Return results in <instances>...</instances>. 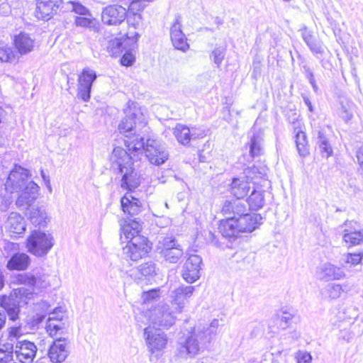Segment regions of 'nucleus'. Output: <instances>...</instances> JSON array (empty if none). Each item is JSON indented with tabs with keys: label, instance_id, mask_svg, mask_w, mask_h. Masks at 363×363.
<instances>
[{
	"label": "nucleus",
	"instance_id": "1",
	"mask_svg": "<svg viewBox=\"0 0 363 363\" xmlns=\"http://www.w3.org/2000/svg\"><path fill=\"white\" fill-rule=\"evenodd\" d=\"M31 174L28 169L15 165L4 183L7 194H18L16 204L21 209H27L30 206L39 194V186L34 182L29 180Z\"/></svg>",
	"mask_w": 363,
	"mask_h": 363
},
{
	"label": "nucleus",
	"instance_id": "2",
	"mask_svg": "<svg viewBox=\"0 0 363 363\" xmlns=\"http://www.w3.org/2000/svg\"><path fill=\"white\" fill-rule=\"evenodd\" d=\"M219 325L218 320L214 319L210 325H199L191 334L179 342L177 355L182 358H191L203 352L216 336Z\"/></svg>",
	"mask_w": 363,
	"mask_h": 363
},
{
	"label": "nucleus",
	"instance_id": "3",
	"mask_svg": "<svg viewBox=\"0 0 363 363\" xmlns=\"http://www.w3.org/2000/svg\"><path fill=\"white\" fill-rule=\"evenodd\" d=\"M54 245L52 235L41 230H33L26 240L28 252L38 257L47 255Z\"/></svg>",
	"mask_w": 363,
	"mask_h": 363
},
{
	"label": "nucleus",
	"instance_id": "4",
	"mask_svg": "<svg viewBox=\"0 0 363 363\" xmlns=\"http://www.w3.org/2000/svg\"><path fill=\"white\" fill-rule=\"evenodd\" d=\"M174 310L167 303H159L152 307L147 312V316L150 323V325L157 328L169 329L173 326L176 321Z\"/></svg>",
	"mask_w": 363,
	"mask_h": 363
},
{
	"label": "nucleus",
	"instance_id": "5",
	"mask_svg": "<svg viewBox=\"0 0 363 363\" xmlns=\"http://www.w3.org/2000/svg\"><path fill=\"white\" fill-rule=\"evenodd\" d=\"M125 116L118 125V130L125 135L133 133L134 128L138 125L143 126L145 123V118L140 108L133 104L125 111Z\"/></svg>",
	"mask_w": 363,
	"mask_h": 363
},
{
	"label": "nucleus",
	"instance_id": "6",
	"mask_svg": "<svg viewBox=\"0 0 363 363\" xmlns=\"http://www.w3.org/2000/svg\"><path fill=\"white\" fill-rule=\"evenodd\" d=\"M22 334L21 326H11L8 328L6 339H0V363H9L13 359L15 342L18 335Z\"/></svg>",
	"mask_w": 363,
	"mask_h": 363
},
{
	"label": "nucleus",
	"instance_id": "7",
	"mask_svg": "<svg viewBox=\"0 0 363 363\" xmlns=\"http://www.w3.org/2000/svg\"><path fill=\"white\" fill-rule=\"evenodd\" d=\"M144 338L151 354L160 352L166 347L167 336L161 329L149 325L144 330Z\"/></svg>",
	"mask_w": 363,
	"mask_h": 363
},
{
	"label": "nucleus",
	"instance_id": "8",
	"mask_svg": "<svg viewBox=\"0 0 363 363\" xmlns=\"http://www.w3.org/2000/svg\"><path fill=\"white\" fill-rule=\"evenodd\" d=\"M150 249L145 237H135L133 240L128 241L123 252L127 258L136 262L146 256Z\"/></svg>",
	"mask_w": 363,
	"mask_h": 363
},
{
	"label": "nucleus",
	"instance_id": "9",
	"mask_svg": "<svg viewBox=\"0 0 363 363\" xmlns=\"http://www.w3.org/2000/svg\"><path fill=\"white\" fill-rule=\"evenodd\" d=\"M23 333L18 335L14 344V355L21 363H32L36 352L37 347L31 341L23 340Z\"/></svg>",
	"mask_w": 363,
	"mask_h": 363
},
{
	"label": "nucleus",
	"instance_id": "10",
	"mask_svg": "<svg viewBox=\"0 0 363 363\" xmlns=\"http://www.w3.org/2000/svg\"><path fill=\"white\" fill-rule=\"evenodd\" d=\"M150 163L156 165L163 164L169 157L164 145L154 139H148L143 150Z\"/></svg>",
	"mask_w": 363,
	"mask_h": 363
},
{
	"label": "nucleus",
	"instance_id": "11",
	"mask_svg": "<svg viewBox=\"0 0 363 363\" xmlns=\"http://www.w3.org/2000/svg\"><path fill=\"white\" fill-rule=\"evenodd\" d=\"M97 76L94 70L90 68L83 69L78 77L77 96L86 102L90 99V93L93 82Z\"/></svg>",
	"mask_w": 363,
	"mask_h": 363
},
{
	"label": "nucleus",
	"instance_id": "12",
	"mask_svg": "<svg viewBox=\"0 0 363 363\" xmlns=\"http://www.w3.org/2000/svg\"><path fill=\"white\" fill-rule=\"evenodd\" d=\"M342 240L348 246L363 243V228L357 222L346 220L343 225Z\"/></svg>",
	"mask_w": 363,
	"mask_h": 363
},
{
	"label": "nucleus",
	"instance_id": "13",
	"mask_svg": "<svg viewBox=\"0 0 363 363\" xmlns=\"http://www.w3.org/2000/svg\"><path fill=\"white\" fill-rule=\"evenodd\" d=\"M131 154L122 147H115L110 156L111 168L116 174L133 166Z\"/></svg>",
	"mask_w": 363,
	"mask_h": 363
},
{
	"label": "nucleus",
	"instance_id": "14",
	"mask_svg": "<svg viewBox=\"0 0 363 363\" xmlns=\"http://www.w3.org/2000/svg\"><path fill=\"white\" fill-rule=\"evenodd\" d=\"M202 259L199 255H191L183 265L182 276L188 283H194L200 277Z\"/></svg>",
	"mask_w": 363,
	"mask_h": 363
},
{
	"label": "nucleus",
	"instance_id": "15",
	"mask_svg": "<svg viewBox=\"0 0 363 363\" xmlns=\"http://www.w3.org/2000/svg\"><path fill=\"white\" fill-rule=\"evenodd\" d=\"M195 287L193 286H181L171 292L170 297L172 298V303L175 306L174 312L180 313L182 312L183 308L185 307L188 302V298H190Z\"/></svg>",
	"mask_w": 363,
	"mask_h": 363
},
{
	"label": "nucleus",
	"instance_id": "16",
	"mask_svg": "<svg viewBox=\"0 0 363 363\" xmlns=\"http://www.w3.org/2000/svg\"><path fill=\"white\" fill-rule=\"evenodd\" d=\"M69 354V346L65 339H57L50 345L48 355L52 363L63 362Z\"/></svg>",
	"mask_w": 363,
	"mask_h": 363
},
{
	"label": "nucleus",
	"instance_id": "17",
	"mask_svg": "<svg viewBox=\"0 0 363 363\" xmlns=\"http://www.w3.org/2000/svg\"><path fill=\"white\" fill-rule=\"evenodd\" d=\"M126 17V10L121 6H109L105 8L101 13L104 23L116 26L121 23Z\"/></svg>",
	"mask_w": 363,
	"mask_h": 363
},
{
	"label": "nucleus",
	"instance_id": "18",
	"mask_svg": "<svg viewBox=\"0 0 363 363\" xmlns=\"http://www.w3.org/2000/svg\"><path fill=\"white\" fill-rule=\"evenodd\" d=\"M62 3V0H38L36 16L38 18L48 20L57 13Z\"/></svg>",
	"mask_w": 363,
	"mask_h": 363
},
{
	"label": "nucleus",
	"instance_id": "19",
	"mask_svg": "<svg viewBox=\"0 0 363 363\" xmlns=\"http://www.w3.org/2000/svg\"><path fill=\"white\" fill-rule=\"evenodd\" d=\"M247 211L246 201L240 199L225 201L221 209L222 213L227 218H235V219L245 214Z\"/></svg>",
	"mask_w": 363,
	"mask_h": 363
},
{
	"label": "nucleus",
	"instance_id": "20",
	"mask_svg": "<svg viewBox=\"0 0 363 363\" xmlns=\"http://www.w3.org/2000/svg\"><path fill=\"white\" fill-rule=\"evenodd\" d=\"M121 176V187L130 191H134L141 183V177L133 166L118 173Z\"/></svg>",
	"mask_w": 363,
	"mask_h": 363
},
{
	"label": "nucleus",
	"instance_id": "21",
	"mask_svg": "<svg viewBox=\"0 0 363 363\" xmlns=\"http://www.w3.org/2000/svg\"><path fill=\"white\" fill-rule=\"evenodd\" d=\"M262 219L259 214L245 212V214L236 219V222L240 232H252L261 224Z\"/></svg>",
	"mask_w": 363,
	"mask_h": 363
},
{
	"label": "nucleus",
	"instance_id": "22",
	"mask_svg": "<svg viewBox=\"0 0 363 363\" xmlns=\"http://www.w3.org/2000/svg\"><path fill=\"white\" fill-rule=\"evenodd\" d=\"M5 228L11 233L23 234L26 231V221L21 214L12 212L9 214L5 223Z\"/></svg>",
	"mask_w": 363,
	"mask_h": 363
},
{
	"label": "nucleus",
	"instance_id": "23",
	"mask_svg": "<svg viewBox=\"0 0 363 363\" xmlns=\"http://www.w3.org/2000/svg\"><path fill=\"white\" fill-rule=\"evenodd\" d=\"M124 143L130 154L133 155L143 154L145 147L143 138L135 132L125 135Z\"/></svg>",
	"mask_w": 363,
	"mask_h": 363
},
{
	"label": "nucleus",
	"instance_id": "24",
	"mask_svg": "<svg viewBox=\"0 0 363 363\" xmlns=\"http://www.w3.org/2000/svg\"><path fill=\"white\" fill-rule=\"evenodd\" d=\"M121 204L123 211L130 216H136L142 211L140 201L130 193H126L121 199Z\"/></svg>",
	"mask_w": 363,
	"mask_h": 363
},
{
	"label": "nucleus",
	"instance_id": "25",
	"mask_svg": "<svg viewBox=\"0 0 363 363\" xmlns=\"http://www.w3.org/2000/svg\"><path fill=\"white\" fill-rule=\"evenodd\" d=\"M250 183L246 177L234 178L230 184V192L236 199H242L247 196Z\"/></svg>",
	"mask_w": 363,
	"mask_h": 363
},
{
	"label": "nucleus",
	"instance_id": "26",
	"mask_svg": "<svg viewBox=\"0 0 363 363\" xmlns=\"http://www.w3.org/2000/svg\"><path fill=\"white\" fill-rule=\"evenodd\" d=\"M345 276L343 270L330 263L324 264L320 272V279L325 281L339 280Z\"/></svg>",
	"mask_w": 363,
	"mask_h": 363
},
{
	"label": "nucleus",
	"instance_id": "27",
	"mask_svg": "<svg viewBox=\"0 0 363 363\" xmlns=\"http://www.w3.org/2000/svg\"><path fill=\"white\" fill-rule=\"evenodd\" d=\"M30 263V257L26 253H15L8 261L6 267L9 270H26Z\"/></svg>",
	"mask_w": 363,
	"mask_h": 363
},
{
	"label": "nucleus",
	"instance_id": "28",
	"mask_svg": "<svg viewBox=\"0 0 363 363\" xmlns=\"http://www.w3.org/2000/svg\"><path fill=\"white\" fill-rule=\"evenodd\" d=\"M29 220L35 226L45 227L50 221L46 209L43 206H34L29 212Z\"/></svg>",
	"mask_w": 363,
	"mask_h": 363
},
{
	"label": "nucleus",
	"instance_id": "29",
	"mask_svg": "<svg viewBox=\"0 0 363 363\" xmlns=\"http://www.w3.org/2000/svg\"><path fill=\"white\" fill-rule=\"evenodd\" d=\"M121 239L124 237L125 239L128 240H133L135 237H143L139 235L141 230V225L138 220H129L125 221L123 224H121Z\"/></svg>",
	"mask_w": 363,
	"mask_h": 363
},
{
	"label": "nucleus",
	"instance_id": "30",
	"mask_svg": "<svg viewBox=\"0 0 363 363\" xmlns=\"http://www.w3.org/2000/svg\"><path fill=\"white\" fill-rule=\"evenodd\" d=\"M219 232L224 238H235L240 233L235 218L222 220L218 226Z\"/></svg>",
	"mask_w": 363,
	"mask_h": 363
},
{
	"label": "nucleus",
	"instance_id": "31",
	"mask_svg": "<svg viewBox=\"0 0 363 363\" xmlns=\"http://www.w3.org/2000/svg\"><path fill=\"white\" fill-rule=\"evenodd\" d=\"M14 44L21 55L31 52L34 48V40L26 33H21L15 37Z\"/></svg>",
	"mask_w": 363,
	"mask_h": 363
},
{
	"label": "nucleus",
	"instance_id": "32",
	"mask_svg": "<svg viewBox=\"0 0 363 363\" xmlns=\"http://www.w3.org/2000/svg\"><path fill=\"white\" fill-rule=\"evenodd\" d=\"M316 143L323 157L328 158L332 155V147L323 129H320L317 131Z\"/></svg>",
	"mask_w": 363,
	"mask_h": 363
},
{
	"label": "nucleus",
	"instance_id": "33",
	"mask_svg": "<svg viewBox=\"0 0 363 363\" xmlns=\"http://www.w3.org/2000/svg\"><path fill=\"white\" fill-rule=\"evenodd\" d=\"M173 133L178 142L184 145L189 144L191 137L194 135V133L183 124H177L174 128Z\"/></svg>",
	"mask_w": 363,
	"mask_h": 363
},
{
	"label": "nucleus",
	"instance_id": "34",
	"mask_svg": "<svg viewBox=\"0 0 363 363\" xmlns=\"http://www.w3.org/2000/svg\"><path fill=\"white\" fill-rule=\"evenodd\" d=\"M264 191L254 189L247 199L249 209L257 211L264 205Z\"/></svg>",
	"mask_w": 363,
	"mask_h": 363
},
{
	"label": "nucleus",
	"instance_id": "35",
	"mask_svg": "<svg viewBox=\"0 0 363 363\" xmlns=\"http://www.w3.org/2000/svg\"><path fill=\"white\" fill-rule=\"evenodd\" d=\"M262 152V133H253L250 137V152L252 157L259 156Z\"/></svg>",
	"mask_w": 363,
	"mask_h": 363
},
{
	"label": "nucleus",
	"instance_id": "36",
	"mask_svg": "<svg viewBox=\"0 0 363 363\" xmlns=\"http://www.w3.org/2000/svg\"><path fill=\"white\" fill-rule=\"evenodd\" d=\"M296 144L298 153L301 156H306L308 154L307 147V140L306 133L302 130H298L296 133Z\"/></svg>",
	"mask_w": 363,
	"mask_h": 363
},
{
	"label": "nucleus",
	"instance_id": "37",
	"mask_svg": "<svg viewBox=\"0 0 363 363\" xmlns=\"http://www.w3.org/2000/svg\"><path fill=\"white\" fill-rule=\"evenodd\" d=\"M183 249L180 247H173L169 251H164L161 255L164 257L166 261L170 263H177L180 258L183 256Z\"/></svg>",
	"mask_w": 363,
	"mask_h": 363
},
{
	"label": "nucleus",
	"instance_id": "38",
	"mask_svg": "<svg viewBox=\"0 0 363 363\" xmlns=\"http://www.w3.org/2000/svg\"><path fill=\"white\" fill-rule=\"evenodd\" d=\"M16 60L15 53L11 47L0 44V61L3 62H11Z\"/></svg>",
	"mask_w": 363,
	"mask_h": 363
},
{
	"label": "nucleus",
	"instance_id": "39",
	"mask_svg": "<svg viewBox=\"0 0 363 363\" xmlns=\"http://www.w3.org/2000/svg\"><path fill=\"white\" fill-rule=\"evenodd\" d=\"M181 245H179L175 240V238L172 237H164L159 240L158 249H160V253H163L164 251H169L173 247H180Z\"/></svg>",
	"mask_w": 363,
	"mask_h": 363
},
{
	"label": "nucleus",
	"instance_id": "40",
	"mask_svg": "<svg viewBox=\"0 0 363 363\" xmlns=\"http://www.w3.org/2000/svg\"><path fill=\"white\" fill-rule=\"evenodd\" d=\"M170 37L172 44L176 49L184 51L189 48L186 38L183 32L174 34Z\"/></svg>",
	"mask_w": 363,
	"mask_h": 363
},
{
	"label": "nucleus",
	"instance_id": "41",
	"mask_svg": "<svg viewBox=\"0 0 363 363\" xmlns=\"http://www.w3.org/2000/svg\"><path fill=\"white\" fill-rule=\"evenodd\" d=\"M123 49L124 46L121 39L114 38L108 41L107 50L111 55L117 56Z\"/></svg>",
	"mask_w": 363,
	"mask_h": 363
},
{
	"label": "nucleus",
	"instance_id": "42",
	"mask_svg": "<svg viewBox=\"0 0 363 363\" xmlns=\"http://www.w3.org/2000/svg\"><path fill=\"white\" fill-rule=\"evenodd\" d=\"M16 281L20 284H24L29 286H35L36 276L35 271L33 272L23 273L16 277Z\"/></svg>",
	"mask_w": 363,
	"mask_h": 363
},
{
	"label": "nucleus",
	"instance_id": "43",
	"mask_svg": "<svg viewBox=\"0 0 363 363\" xmlns=\"http://www.w3.org/2000/svg\"><path fill=\"white\" fill-rule=\"evenodd\" d=\"M138 272L145 277H152L157 274L156 265L153 262H146L138 267Z\"/></svg>",
	"mask_w": 363,
	"mask_h": 363
},
{
	"label": "nucleus",
	"instance_id": "44",
	"mask_svg": "<svg viewBox=\"0 0 363 363\" xmlns=\"http://www.w3.org/2000/svg\"><path fill=\"white\" fill-rule=\"evenodd\" d=\"M343 289L342 286L337 284H329L325 289V294L331 299H336L339 298Z\"/></svg>",
	"mask_w": 363,
	"mask_h": 363
},
{
	"label": "nucleus",
	"instance_id": "45",
	"mask_svg": "<svg viewBox=\"0 0 363 363\" xmlns=\"http://www.w3.org/2000/svg\"><path fill=\"white\" fill-rule=\"evenodd\" d=\"M354 104L351 101L342 102L341 104V117L345 121H349L353 116Z\"/></svg>",
	"mask_w": 363,
	"mask_h": 363
},
{
	"label": "nucleus",
	"instance_id": "46",
	"mask_svg": "<svg viewBox=\"0 0 363 363\" xmlns=\"http://www.w3.org/2000/svg\"><path fill=\"white\" fill-rule=\"evenodd\" d=\"M75 23L77 26L84 28H96V21L90 16H84L77 17Z\"/></svg>",
	"mask_w": 363,
	"mask_h": 363
},
{
	"label": "nucleus",
	"instance_id": "47",
	"mask_svg": "<svg viewBox=\"0 0 363 363\" xmlns=\"http://www.w3.org/2000/svg\"><path fill=\"white\" fill-rule=\"evenodd\" d=\"M294 316V313L288 311H283L278 315L280 321L279 327L283 330L286 329L291 324V321Z\"/></svg>",
	"mask_w": 363,
	"mask_h": 363
},
{
	"label": "nucleus",
	"instance_id": "48",
	"mask_svg": "<svg viewBox=\"0 0 363 363\" xmlns=\"http://www.w3.org/2000/svg\"><path fill=\"white\" fill-rule=\"evenodd\" d=\"M36 276L35 286L39 289H45L50 286L49 275L40 272V270L35 271Z\"/></svg>",
	"mask_w": 363,
	"mask_h": 363
},
{
	"label": "nucleus",
	"instance_id": "49",
	"mask_svg": "<svg viewBox=\"0 0 363 363\" xmlns=\"http://www.w3.org/2000/svg\"><path fill=\"white\" fill-rule=\"evenodd\" d=\"M67 5L72 11L77 14L91 16L89 9L78 1H69Z\"/></svg>",
	"mask_w": 363,
	"mask_h": 363
},
{
	"label": "nucleus",
	"instance_id": "50",
	"mask_svg": "<svg viewBox=\"0 0 363 363\" xmlns=\"http://www.w3.org/2000/svg\"><path fill=\"white\" fill-rule=\"evenodd\" d=\"M347 191L354 196H357L362 192V189L357 184L356 179L351 177L347 180Z\"/></svg>",
	"mask_w": 363,
	"mask_h": 363
},
{
	"label": "nucleus",
	"instance_id": "51",
	"mask_svg": "<svg viewBox=\"0 0 363 363\" xmlns=\"http://www.w3.org/2000/svg\"><path fill=\"white\" fill-rule=\"evenodd\" d=\"M4 312L7 313L9 318L12 320H16L18 318L19 308L16 304L10 305L4 303Z\"/></svg>",
	"mask_w": 363,
	"mask_h": 363
},
{
	"label": "nucleus",
	"instance_id": "52",
	"mask_svg": "<svg viewBox=\"0 0 363 363\" xmlns=\"http://www.w3.org/2000/svg\"><path fill=\"white\" fill-rule=\"evenodd\" d=\"M150 1H151L132 0L130 4L129 9L133 13H136L143 11Z\"/></svg>",
	"mask_w": 363,
	"mask_h": 363
},
{
	"label": "nucleus",
	"instance_id": "53",
	"mask_svg": "<svg viewBox=\"0 0 363 363\" xmlns=\"http://www.w3.org/2000/svg\"><path fill=\"white\" fill-rule=\"evenodd\" d=\"M160 295V289H155L143 292L142 294V299L143 303H146L159 298Z\"/></svg>",
	"mask_w": 363,
	"mask_h": 363
},
{
	"label": "nucleus",
	"instance_id": "54",
	"mask_svg": "<svg viewBox=\"0 0 363 363\" xmlns=\"http://www.w3.org/2000/svg\"><path fill=\"white\" fill-rule=\"evenodd\" d=\"M295 358L297 363H311L312 357L306 351L299 350L296 353Z\"/></svg>",
	"mask_w": 363,
	"mask_h": 363
},
{
	"label": "nucleus",
	"instance_id": "55",
	"mask_svg": "<svg viewBox=\"0 0 363 363\" xmlns=\"http://www.w3.org/2000/svg\"><path fill=\"white\" fill-rule=\"evenodd\" d=\"M61 320L59 321H50L48 320L46 325L47 331L50 333L51 335L56 334L59 330H62Z\"/></svg>",
	"mask_w": 363,
	"mask_h": 363
},
{
	"label": "nucleus",
	"instance_id": "56",
	"mask_svg": "<svg viewBox=\"0 0 363 363\" xmlns=\"http://www.w3.org/2000/svg\"><path fill=\"white\" fill-rule=\"evenodd\" d=\"M363 253H349L346 255L345 262L352 265H357L362 261Z\"/></svg>",
	"mask_w": 363,
	"mask_h": 363
},
{
	"label": "nucleus",
	"instance_id": "57",
	"mask_svg": "<svg viewBox=\"0 0 363 363\" xmlns=\"http://www.w3.org/2000/svg\"><path fill=\"white\" fill-rule=\"evenodd\" d=\"M310 50L315 54H322L324 52L323 43L315 39L308 45Z\"/></svg>",
	"mask_w": 363,
	"mask_h": 363
},
{
	"label": "nucleus",
	"instance_id": "58",
	"mask_svg": "<svg viewBox=\"0 0 363 363\" xmlns=\"http://www.w3.org/2000/svg\"><path fill=\"white\" fill-rule=\"evenodd\" d=\"M182 32V18L180 16H177L174 22L170 28V36Z\"/></svg>",
	"mask_w": 363,
	"mask_h": 363
},
{
	"label": "nucleus",
	"instance_id": "59",
	"mask_svg": "<svg viewBox=\"0 0 363 363\" xmlns=\"http://www.w3.org/2000/svg\"><path fill=\"white\" fill-rule=\"evenodd\" d=\"M213 56L214 62L219 67L225 56L224 50L222 48H216L213 51Z\"/></svg>",
	"mask_w": 363,
	"mask_h": 363
},
{
	"label": "nucleus",
	"instance_id": "60",
	"mask_svg": "<svg viewBox=\"0 0 363 363\" xmlns=\"http://www.w3.org/2000/svg\"><path fill=\"white\" fill-rule=\"evenodd\" d=\"M134 61L135 57L130 52H125L121 59V63L124 66H130Z\"/></svg>",
	"mask_w": 363,
	"mask_h": 363
},
{
	"label": "nucleus",
	"instance_id": "61",
	"mask_svg": "<svg viewBox=\"0 0 363 363\" xmlns=\"http://www.w3.org/2000/svg\"><path fill=\"white\" fill-rule=\"evenodd\" d=\"M301 35L303 40H304L307 45H308L311 43L315 40L314 36L312 35L311 32L309 31L306 28L301 30Z\"/></svg>",
	"mask_w": 363,
	"mask_h": 363
},
{
	"label": "nucleus",
	"instance_id": "62",
	"mask_svg": "<svg viewBox=\"0 0 363 363\" xmlns=\"http://www.w3.org/2000/svg\"><path fill=\"white\" fill-rule=\"evenodd\" d=\"M63 316L64 315L62 312L58 313L57 310L55 309L52 313H49V317H48V320H50V321L62 320Z\"/></svg>",
	"mask_w": 363,
	"mask_h": 363
},
{
	"label": "nucleus",
	"instance_id": "63",
	"mask_svg": "<svg viewBox=\"0 0 363 363\" xmlns=\"http://www.w3.org/2000/svg\"><path fill=\"white\" fill-rule=\"evenodd\" d=\"M356 157L361 169L363 170V146L360 147L357 150Z\"/></svg>",
	"mask_w": 363,
	"mask_h": 363
},
{
	"label": "nucleus",
	"instance_id": "64",
	"mask_svg": "<svg viewBox=\"0 0 363 363\" xmlns=\"http://www.w3.org/2000/svg\"><path fill=\"white\" fill-rule=\"evenodd\" d=\"M139 36H140V35L136 32H134V33L129 32L126 34L127 38L130 40H132V42L134 44H135L137 43Z\"/></svg>",
	"mask_w": 363,
	"mask_h": 363
}]
</instances>
